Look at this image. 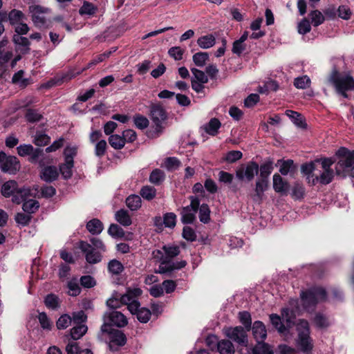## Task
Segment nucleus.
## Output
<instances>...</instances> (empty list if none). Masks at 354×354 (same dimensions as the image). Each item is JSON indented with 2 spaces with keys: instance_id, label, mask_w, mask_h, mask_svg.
Here are the masks:
<instances>
[{
  "instance_id": "1",
  "label": "nucleus",
  "mask_w": 354,
  "mask_h": 354,
  "mask_svg": "<svg viewBox=\"0 0 354 354\" xmlns=\"http://www.w3.org/2000/svg\"><path fill=\"white\" fill-rule=\"evenodd\" d=\"M38 192L39 187L37 185L32 188L19 187L18 183L13 180L5 182L1 187V194L6 198L12 196V201L16 204L21 203L28 197H35Z\"/></svg>"
},
{
  "instance_id": "2",
  "label": "nucleus",
  "mask_w": 354,
  "mask_h": 354,
  "mask_svg": "<svg viewBox=\"0 0 354 354\" xmlns=\"http://www.w3.org/2000/svg\"><path fill=\"white\" fill-rule=\"evenodd\" d=\"M142 291L139 288H129L125 294L122 295V302L127 305L128 310L133 315H136L138 319L142 323H147L151 317V311L146 308H140L137 299Z\"/></svg>"
},
{
  "instance_id": "3",
  "label": "nucleus",
  "mask_w": 354,
  "mask_h": 354,
  "mask_svg": "<svg viewBox=\"0 0 354 354\" xmlns=\"http://www.w3.org/2000/svg\"><path fill=\"white\" fill-rule=\"evenodd\" d=\"M328 80L344 98L348 97L347 91L354 89V79L349 74L339 73L336 68L332 71Z\"/></svg>"
},
{
  "instance_id": "4",
  "label": "nucleus",
  "mask_w": 354,
  "mask_h": 354,
  "mask_svg": "<svg viewBox=\"0 0 354 354\" xmlns=\"http://www.w3.org/2000/svg\"><path fill=\"white\" fill-rule=\"evenodd\" d=\"M336 156L338 157L335 166L336 173L344 176L346 172L349 171L350 167L354 164V150L350 151L345 147H341L336 152Z\"/></svg>"
},
{
  "instance_id": "5",
  "label": "nucleus",
  "mask_w": 354,
  "mask_h": 354,
  "mask_svg": "<svg viewBox=\"0 0 354 354\" xmlns=\"http://www.w3.org/2000/svg\"><path fill=\"white\" fill-rule=\"evenodd\" d=\"M298 338L297 343L298 346L304 352L312 350L313 344L310 337V328L308 322L304 319H300L297 324Z\"/></svg>"
},
{
  "instance_id": "6",
  "label": "nucleus",
  "mask_w": 354,
  "mask_h": 354,
  "mask_svg": "<svg viewBox=\"0 0 354 354\" xmlns=\"http://www.w3.org/2000/svg\"><path fill=\"white\" fill-rule=\"evenodd\" d=\"M104 324L101 327L102 332H109L110 326L123 328L128 324V319L121 312L111 310L104 315Z\"/></svg>"
},
{
  "instance_id": "7",
  "label": "nucleus",
  "mask_w": 354,
  "mask_h": 354,
  "mask_svg": "<svg viewBox=\"0 0 354 354\" xmlns=\"http://www.w3.org/2000/svg\"><path fill=\"white\" fill-rule=\"evenodd\" d=\"M303 305L308 308L326 298V291L322 288H313L308 291L301 292Z\"/></svg>"
},
{
  "instance_id": "8",
  "label": "nucleus",
  "mask_w": 354,
  "mask_h": 354,
  "mask_svg": "<svg viewBox=\"0 0 354 354\" xmlns=\"http://www.w3.org/2000/svg\"><path fill=\"white\" fill-rule=\"evenodd\" d=\"M317 162L321 163L322 171L319 177L317 174L312 176V184L315 185L317 182L324 185L330 183L333 178V171L330 169V167L334 161L330 158H324L320 161H317Z\"/></svg>"
},
{
  "instance_id": "9",
  "label": "nucleus",
  "mask_w": 354,
  "mask_h": 354,
  "mask_svg": "<svg viewBox=\"0 0 354 354\" xmlns=\"http://www.w3.org/2000/svg\"><path fill=\"white\" fill-rule=\"evenodd\" d=\"M191 203L189 205L184 207L180 212L181 221L185 224L192 223L196 218V213L198 210L200 201L198 198L191 196Z\"/></svg>"
},
{
  "instance_id": "10",
  "label": "nucleus",
  "mask_w": 354,
  "mask_h": 354,
  "mask_svg": "<svg viewBox=\"0 0 354 354\" xmlns=\"http://www.w3.org/2000/svg\"><path fill=\"white\" fill-rule=\"evenodd\" d=\"M79 248L84 254L87 263L96 264L102 261V253L104 252L93 249L90 243L81 241L79 242Z\"/></svg>"
},
{
  "instance_id": "11",
  "label": "nucleus",
  "mask_w": 354,
  "mask_h": 354,
  "mask_svg": "<svg viewBox=\"0 0 354 354\" xmlns=\"http://www.w3.org/2000/svg\"><path fill=\"white\" fill-rule=\"evenodd\" d=\"M259 172V165L254 162H250L246 166H242L236 171L237 178L241 180H252Z\"/></svg>"
},
{
  "instance_id": "12",
  "label": "nucleus",
  "mask_w": 354,
  "mask_h": 354,
  "mask_svg": "<svg viewBox=\"0 0 354 354\" xmlns=\"http://www.w3.org/2000/svg\"><path fill=\"white\" fill-rule=\"evenodd\" d=\"M150 116L158 131L162 129V123L167 118L165 110L160 104H153L151 106Z\"/></svg>"
},
{
  "instance_id": "13",
  "label": "nucleus",
  "mask_w": 354,
  "mask_h": 354,
  "mask_svg": "<svg viewBox=\"0 0 354 354\" xmlns=\"http://www.w3.org/2000/svg\"><path fill=\"white\" fill-rule=\"evenodd\" d=\"M223 330L229 339L238 344H244L248 342L246 331L241 326L228 327L224 328Z\"/></svg>"
},
{
  "instance_id": "14",
  "label": "nucleus",
  "mask_w": 354,
  "mask_h": 354,
  "mask_svg": "<svg viewBox=\"0 0 354 354\" xmlns=\"http://www.w3.org/2000/svg\"><path fill=\"white\" fill-rule=\"evenodd\" d=\"M109 333V347L111 351H116L118 347L124 346L126 344L127 338L125 335L119 330H111Z\"/></svg>"
},
{
  "instance_id": "15",
  "label": "nucleus",
  "mask_w": 354,
  "mask_h": 354,
  "mask_svg": "<svg viewBox=\"0 0 354 354\" xmlns=\"http://www.w3.org/2000/svg\"><path fill=\"white\" fill-rule=\"evenodd\" d=\"M1 168L3 172L15 174L20 169L19 162L15 156H7L4 153V158H1Z\"/></svg>"
},
{
  "instance_id": "16",
  "label": "nucleus",
  "mask_w": 354,
  "mask_h": 354,
  "mask_svg": "<svg viewBox=\"0 0 354 354\" xmlns=\"http://www.w3.org/2000/svg\"><path fill=\"white\" fill-rule=\"evenodd\" d=\"M29 10L32 14V19L34 24L38 27L44 26L46 20L44 14L48 10L37 5L30 6Z\"/></svg>"
},
{
  "instance_id": "17",
  "label": "nucleus",
  "mask_w": 354,
  "mask_h": 354,
  "mask_svg": "<svg viewBox=\"0 0 354 354\" xmlns=\"http://www.w3.org/2000/svg\"><path fill=\"white\" fill-rule=\"evenodd\" d=\"M7 44L6 40L0 41V78L3 76L4 72L6 71V64L12 57V53L10 50L2 49Z\"/></svg>"
},
{
  "instance_id": "18",
  "label": "nucleus",
  "mask_w": 354,
  "mask_h": 354,
  "mask_svg": "<svg viewBox=\"0 0 354 354\" xmlns=\"http://www.w3.org/2000/svg\"><path fill=\"white\" fill-rule=\"evenodd\" d=\"M289 187V183L283 180L279 174H274L273 175V189L277 193L287 194Z\"/></svg>"
},
{
  "instance_id": "19",
  "label": "nucleus",
  "mask_w": 354,
  "mask_h": 354,
  "mask_svg": "<svg viewBox=\"0 0 354 354\" xmlns=\"http://www.w3.org/2000/svg\"><path fill=\"white\" fill-rule=\"evenodd\" d=\"M268 188V180L259 179L256 182L254 194L252 198L254 201L260 203L262 201L263 192Z\"/></svg>"
},
{
  "instance_id": "20",
  "label": "nucleus",
  "mask_w": 354,
  "mask_h": 354,
  "mask_svg": "<svg viewBox=\"0 0 354 354\" xmlns=\"http://www.w3.org/2000/svg\"><path fill=\"white\" fill-rule=\"evenodd\" d=\"M254 337L257 342H263L267 336V331L265 325L260 321L254 322L252 327Z\"/></svg>"
},
{
  "instance_id": "21",
  "label": "nucleus",
  "mask_w": 354,
  "mask_h": 354,
  "mask_svg": "<svg viewBox=\"0 0 354 354\" xmlns=\"http://www.w3.org/2000/svg\"><path fill=\"white\" fill-rule=\"evenodd\" d=\"M187 263L185 261H180L176 263H166V260L159 266L158 272L161 274L171 272L174 270H178L184 268Z\"/></svg>"
},
{
  "instance_id": "22",
  "label": "nucleus",
  "mask_w": 354,
  "mask_h": 354,
  "mask_svg": "<svg viewBox=\"0 0 354 354\" xmlns=\"http://www.w3.org/2000/svg\"><path fill=\"white\" fill-rule=\"evenodd\" d=\"M59 173L57 168L54 166L44 167L41 171V178L46 182H52L57 179Z\"/></svg>"
},
{
  "instance_id": "23",
  "label": "nucleus",
  "mask_w": 354,
  "mask_h": 354,
  "mask_svg": "<svg viewBox=\"0 0 354 354\" xmlns=\"http://www.w3.org/2000/svg\"><path fill=\"white\" fill-rule=\"evenodd\" d=\"M86 229L92 234H99L102 232L104 226L99 219L93 218L87 223Z\"/></svg>"
},
{
  "instance_id": "24",
  "label": "nucleus",
  "mask_w": 354,
  "mask_h": 354,
  "mask_svg": "<svg viewBox=\"0 0 354 354\" xmlns=\"http://www.w3.org/2000/svg\"><path fill=\"white\" fill-rule=\"evenodd\" d=\"M221 122L216 118H212L208 123L204 125L203 129L210 136H216L221 127Z\"/></svg>"
},
{
  "instance_id": "25",
  "label": "nucleus",
  "mask_w": 354,
  "mask_h": 354,
  "mask_svg": "<svg viewBox=\"0 0 354 354\" xmlns=\"http://www.w3.org/2000/svg\"><path fill=\"white\" fill-rule=\"evenodd\" d=\"M115 220L123 226H129L131 224V218L125 209H120L115 214Z\"/></svg>"
},
{
  "instance_id": "26",
  "label": "nucleus",
  "mask_w": 354,
  "mask_h": 354,
  "mask_svg": "<svg viewBox=\"0 0 354 354\" xmlns=\"http://www.w3.org/2000/svg\"><path fill=\"white\" fill-rule=\"evenodd\" d=\"M218 351L221 354H234V347L230 340L223 339L217 344Z\"/></svg>"
},
{
  "instance_id": "27",
  "label": "nucleus",
  "mask_w": 354,
  "mask_h": 354,
  "mask_svg": "<svg viewBox=\"0 0 354 354\" xmlns=\"http://www.w3.org/2000/svg\"><path fill=\"white\" fill-rule=\"evenodd\" d=\"M18 154L21 156H26L33 153V158L38 156L41 152L40 149H36L34 151V148L31 145H22L17 147Z\"/></svg>"
},
{
  "instance_id": "28",
  "label": "nucleus",
  "mask_w": 354,
  "mask_h": 354,
  "mask_svg": "<svg viewBox=\"0 0 354 354\" xmlns=\"http://www.w3.org/2000/svg\"><path fill=\"white\" fill-rule=\"evenodd\" d=\"M270 319L272 324L278 332L285 335L288 331V328L281 323V317L277 314H271Z\"/></svg>"
},
{
  "instance_id": "29",
  "label": "nucleus",
  "mask_w": 354,
  "mask_h": 354,
  "mask_svg": "<svg viewBox=\"0 0 354 354\" xmlns=\"http://www.w3.org/2000/svg\"><path fill=\"white\" fill-rule=\"evenodd\" d=\"M286 114L288 116L293 123L298 127L305 128L306 123L304 120V118L301 114L296 111H293L291 110H287L286 111Z\"/></svg>"
},
{
  "instance_id": "30",
  "label": "nucleus",
  "mask_w": 354,
  "mask_h": 354,
  "mask_svg": "<svg viewBox=\"0 0 354 354\" xmlns=\"http://www.w3.org/2000/svg\"><path fill=\"white\" fill-rule=\"evenodd\" d=\"M197 43L201 48L207 49L212 47L215 44L216 39L212 35H207L198 38Z\"/></svg>"
},
{
  "instance_id": "31",
  "label": "nucleus",
  "mask_w": 354,
  "mask_h": 354,
  "mask_svg": "<svg viewBox=\"0 0 354 354\" xmlns=\"http://www.w3.org/2000/svg\"><path fill=\"white\" fill-rule=\"evenodd\" d=\"M126 204L131 211H136L140 208L142 200L138 195H131L126 199Z\"/></svg>"
},
{
  "instance_id": "32",
  "label": "nucleus",
  "mask_w": 354,
  "mask_h": 354,
  "mask_svg": "<svg viewBox=\"0 0 354 354\" xmlns=\"http://www.w3.org/2000/svg\"><path fill=\"white\" fill-rule=\"evenodd\" d=\"M280 162H281V165H280L279 172L282 175L286 176L288 173H292V172L295 171V166L292 160H278V164H279Z\"/></svg>"
},
{
  "instance_id": "33",
  "label": "nucleus",
  "mask_w": 354,
  "mask_h": 354,
  "mask_svg": "<svg viewBox=\"0 0 354 354\" xmlns=\"http://www.w3.org/2000/svg\"><path fill=\"white\" fill-rule=\"evenodd\" d=\"M97 10V8L94 4L85 1H84L83 5L80 8L79 13L82 16H93L95 14Z\"/></svg>"
},
{
  "instance_id": "34",
  "label": "nucleus",
  "mask_w": 354,
  "mask_h": 354,
  "mask_svg": "<svg viewBox=\"0 0 354 354\" xmlns=\"http://www.w3.org/2000/svg\"><path fill=\"white\" fill-rule=\"evenodd\" d=\"M30 197H28L25 201H24L23 203V209L24 212L31 214L34 213L36 210L38 209L39 207V202L33 200V199H28Z\"/></svg>"
},
{
  "instance_id": "35",
  "label": "nucleus",
  "mask_w": 354,
  "mask_h": 354,
  "mask_svg": "<svg viewBox=\"0 0 354 354\" xmlns=\"http://www.w3.org/2000/svg\"><path fill=\"white\" fill-rule=\"evenodd\" d=\"M110 145L115 149H121L124 147L125 142L124 138L118 134L111 135L109 138Z\"/></svg>"
},
{
  "instance_id": "36",
  "label": "nucleus",
  "mask_w": 354,
  "mask_h": 354,
  "mask_svg": "<svg viewBox=\"0 0 354 354\" xmlns=\"http://www.w3.org/2000/svg\"><path fill=\"white\" fill-rule=\"evenodd\" d=\"M87 330V326L85 324L73 326L71 329V336L73 340L79 339L86 333Z\"/></svg>"
},
{
  "instance_id": "37",
  "label": "nucleus",
  "mask_w": 354,
  "mask_h": 354,
  "mask_svg": "<svg viewBox=\"0 0 354 354\" xmlns=\"http://www.w3.org/2000/svg\"><path fill=\"white\" fill-rule=\"evenodd\" d=\"M140 194L144 199L151 201L156 196V189L152 186L145 185L141 188Z\"/></svg>"
},
{
  "instance_id": "38",
  "label": "nucleus",
  "mask_w": 354,
  "mask_h": 354,
  "mask_svg": "<svg viewBox=\"0 0 354 354\" xmlns=\"http://www.w3.org/2000/svg\"><path fill=\"white\" fill-rule=\"evenodd\" d=\"M165 173L159 169H156L151 173L149 176V181L152 184L158 185L165 180Z\"/></svg>"
},
{
  "instance_id": "39",
  "label": "nucleus",
  "mask_w": 354,
  "mask_h": 354,
  "mask_svg": "<svg viewBox=\"0 0 354 354\" xmlns=\"http://www.w3.org/2000/svg\"><path fill=\"white\" fill-rule=\"evenodd\" d=\"M108 270L112 274L118 275L124 270V266L120 261L113 259L108 263Z\"/></svg>"
},
{
  "instance_id": "40",
  "label": "nucleus",
  "mask_w": 354,
  "mask_h": 354,
  "mask_svg": "<svg viewBox=\"0 0 354 354\" xmlns=\"http://www.w3.org/2000/svg\"><path fill=\"white\" fill-rule=\"evenodd\" d=\"M273 169L272 162L268 161L261 165L259 170L260 171V178L261 180H268L269 175Z\"/></svg>"
},
{
  "instance_id": "41",
  "label": "nucleus",
  "mask_w": 354,
  "mask_h": 354,
  "mask_svg": "<svg viewBox=\"0 0 354 354\" xmlns=\"http://www.w3.org/2000/svg\"><path fill=\"white\" fill-rule=\"evenodd\" d=\"M162 249L165 253L166 263H171L169 259L176 257L180 253V249L178 246H164Z\"/></svg>"
},
{
  "instance_id": "42",
  "label": "nucleus",
  "mask_w": 354,
  "mask_h": 354,
  "mask_svg": "<svg viewBox=\"0 0 354 354\" xmlns=\"http://www.w3.org/2000/svg\"><path fill=\"white\" fill-rule=\"evenodd\" d=\"M199 219L203 223H207L210 220V209L207 204L199 205Z\"/></svg>"
},
{
  "instance_id": "43",
  "label": "nucleus",
  "mask_w": 354,
  "mask_h": 354,
  "mask_svg": "<svg viewBox=\"0 0 354 354\" xmlns=\"http://www.w3.org/2000/svg\"><path fill=\"white\" fill-rule=\"evenodd\" d=\"M252 354H273L269 346L263 342H257L252 350Z\"/></svg>"
},
{
  "instance_id": "44",
  "label": "nucleus",
  "mask_w": 354,
  "mask_h": 354,
  "mask_svg": "<svg viewBox=\"0 0 354 354\" xmlns=\"http://www.w3.org/2000/svg\"><path fill=\"white\" fill-rule=\"evenodd\" d=\"M73 167V162H66L62 164L59 167V170L66 179L70 178L72 176L73 172L72 169Z\"/></svg>"
},
{
  "instance_id": "45",
  "label": "nucleus",
  "mask_w": 354,
  "mask_h": 354,
  "mask_svg": "<svg viewBox=\"0 0 354 354\" xmlns=\"http://www.w3.org/2000/svg\"><path fill=\"white\" fill-rule=\"evenodd\" d=\"M209 58L207 53L200 52L193 55V62L197 66H203Z\"/></svg>"
},
{
  "instance_id": "46",
  "label": "nucleus",
  "mask_w": 354,
  "mask_h": 354,
  "mask_svg": "<svg viewBox=\"0 0 354 354\" xmlns=\"http://www.w3.org/2000/svg\"><path fill=\"white\" fill-rule=\"evenodd\" d=\"M310 79L307 75L297 77L295 79L294 85L299 89H305L310 86Z\"/></svg>"
},
{
  "instance_id": "47",
  "label": "nucleus",
  "mask_w": 354,
  "mask_h": 354,
  "mask_svg": "<svg viewBox=\"0 0 354 354\" xmlns=\"http://www.w3.org/2000/svg\"><path fill=\"white\" fill-rule=\"evenodd\" d=\"M315 169L314 162H309L301 166V172L307 175V179L309 183H312V176L315 174L313 172Z\"/></svg>"
},
{
  "instance_id": "48",
  "label": "nucleus",
  "mask_w": 354,
  "mask_h": 354,
  "mask_svg": "<svg viewBox=\"0 0 354 354\" xmlns=\"http://www.w3.org/2000/svg\"><path fill=\"white\" fill-rule=\"evenodd\" d=\"M45 304L48 308L56 309L59 306V299L56 295L50 294L45 298Z\"/></svg>"
},
{
  "instance_id": "49",
  "label": "nucleus",
  "mask_w": 354,
  "mask_h": 354,
  "mask_svg": "<svg viewBox=\"0 0 354 354\" xmlns=\"http://www.w3.org/2000/svg\"><path fill=\"white\" fill-rule=\"evenodd\" d=\"M312 24L314 26H318L324 21V17L322 13L317 10H313L310 13Z\"/></svg>"
},
{
  "instance_id": "50",
  "label": "nucleus",
  "mask_w": 354,
  "mask_h": 354,
  "mask_svg": "<svg viewBox=\"0 0 354 354\" xmlns=\"http://www.w3.org/2000/svg\"><path fill=\"white\" fill-rule=\"evenodd\" d=\"M108 234L114 238L123 237L124 232L119 225L116 224L110 225L108 229Z\"/></svg>"
},
{
  "instance_id": "51",
  "label": "nucleus",
  "mask_w": 354,
  "mask_h": 354,
  "mask_svg": "<svg viewBox=\"0 0 354 354\" xmlns=\"http://www.w3.org/2000/svg\"><path fill=\"white\" fill-rule=\"evenodd\" d=\"M164 165L168 170H175L180 167V162L175 157H169L165 160Z\"/></svg>"
},
{
  "instance_id": "52",
  "label": "nucleus",
  "mask_w": 354,
  "mask_h": 354,
  "mask_svg": "<svg viewBox=\"0 0 354 354\" xmlns=\"http://www.w3.org/2000/svg\"><path fill=\"white\" fill-rule=\"evenodd\" d=\"M163 222L165 227L173 228L176 223V216L174 213L169 212L164 215Z\"/></svg>"
},
{
  "instance_id": "53",
  "label": "nucleus",
  "mask_w": 354,
  "mask_h": 354,
  "mask_svg": "<svg viewBox=\"0 0 354 354\" xmlns=\"http://www.w3.org/2000/svg\"><path fill=\"white\" fill-rule=\"evenodd\" d=\"M191 71L194 76V80H195L196 81L199 82L202 84H205L208 82V77L203 71L198 70L196 68H192L191 69Z\"/></svg>"
},
{
  "instance_id": "54",
  "label": "nucleus",
  "mask_w": 354,
  "mask_h": 354,
  "mask_svg": "<svg viewBox=\"0 0 354 354\" xmlns=\"http://www.w3.org/2000/svg\"><path fill=\"white\" fill-rule=\"evenodd\" d=\"M315 324L319 328H326L330 325L328 319L322 314L318 313L314 318Z\"/></svg>"
},
{
  "instance_id": "55",
  "label": "nucleus",
  "mask_w": 354,
  "mask_h": 354,
  "mask_svg": "<svg viewBox=\"0 0 354 354\" xmlns=\"http://www.w3.org/2000/svg\"><path fill=\"white\" fill-rule=\"evenodd\" d=\"M305 193L304 187L299 183H295L292 189V196L295 199H301Z\"/></svg>"
},
{
  "instance_id": "56",
  "label": "nucleus",
  "mask_w": 354,
  "mask_h": 354,
  "mask_svg": "<svg viewBox=\"0 0 354 354\" xmlns=\"http://www.w3.org/2000/svg\"><path fill=\"white\" fill-rule=\"evenodd\" d=\"M68 293L71 296H77L80 292V287L76 279H73L68 282Z\"/></svg>"
},
{
  "instance_id": "57",
  "label": "nucleus",
  "mask_w": 354,
  "mask_h": 354,
  "mask_svg": "<svg viewBox=\"0 0 354 354\" xmlns=\"http://www.w3.org/2000/svg\"><path fill=\"white\" fill-rule=\"evenodd\" d=\"M72 318L68 315H62L57 322V327L58 329H65L71 323Z\"/></svg>"
},
{
  "instance_id": "58",
  "label": "nucleus",
  "mask_w": 354,
  "mask_h": 354,
  "mask_svg": "<svg viewBox=\"0 0 354 354\" xmlns=\"http://www.w3.org/2000/svg\"><path fill=\"white\" fill-rule=\"evenodd\" d=\"M281 316L283 321H285L288 327H290L293 323L295 318L292 310L288 308H283L281 310Z\"/></svg>"
},
{
  "instance_id": "59",
  "label": "nucleus",
  "mask_w": 354,
  "mask_h": 354,
  "mask_svg": "<svg viewBox=\"0 0 354 354\" xmlns=\"http://www.w3.org/2000/svg\"><path fill=\"white\" fill-rule=\"evenodd\" d=\"M242 153L240 151H230L226 153L225 160L228 162H234L242 158Z\"/></svg>"
},
{
  "instance_id": "60",
  "label": "nucleus",
  "mask_w": 354,
  "mask_h": 354,
  "mask_svg": "<svg viewBox=\"0 0 354 354\" xmlns=\"http://www.w3.org/2000/svg\"><path fill=\"white\" fill-rule=\"evenodd\" d=\"M184 50L179 46L171 47L169 48L168 53L175 60H180L183 59Z\"/></svg>"
},
{
  "instance_id": "61",
  "label": "nucleus",
  "mask_w": 354,
  "mask_h": 354,
  "mask_svg": "<svg viewBox=\"0 0 354 354\" xmlns=\"http://www.w3.org/2000/svg\"><path fill=\"white\" fill-rule=\"evenodd\" d=\"M107 144L106 140H101L97 142L95 147V153L97 156L101 157L104 155Z\"/></svg>"
},
{
  "instance_id": "62",
  "label": "nucleus",
  "mask_w": 354,
  "mask_h": 354,
  "mask_svg": "<svg viewBox=\"0 0 354 354\" xmlns=\"http://www.w3.org/2000/svg\"><path fill=\"white\" fill-rule=\"evenodd\" d=\"M240 322L248 330L250 328L252 320L250 314L246 311L239 313Z\"/></svg>"
},
{
  "instance_id": "63",
  "label": "nucleus",
  "mask_w": 354,
  "mask_h": 354,
  "mask_svg": "<svg viewBox=\"0 0 354 354\" xmlns=\"http://www.w3.org/2000/svg\"><path fill=\"white\" fill-rule=\"evenodd\" d=\"M39 322L41 324V326L44 329L50 330L52 326V322L48 318L47 315L44 313H41L38 316Z\"/></svg>"
},
{
  "instance_id": "64",
  "label": "nucleus",
  "mask_w": 354,
  "mask_h": 354,
  "mask_svg": "<svg viewBox=\"0 0 354 354\" xmlns=\"http://www.w3.org/2000/svg\"><path fill=\"white\" fill-rule=\"evenodd\" d=\"M81 350L78 344L74 341H71L66 346V352L67 354H80Z\"/></svg>"
}]
</instances>
